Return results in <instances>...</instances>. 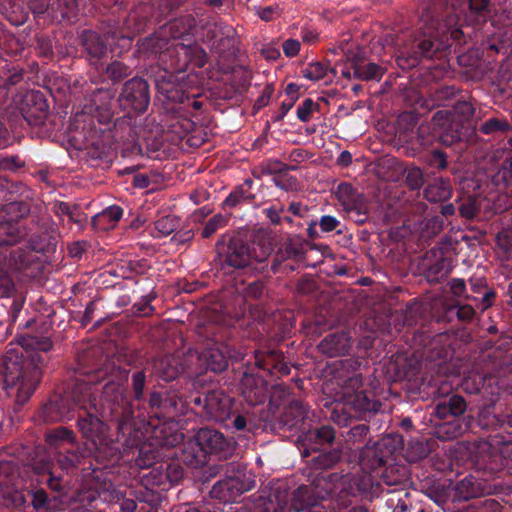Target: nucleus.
I'll return each instance as SVG.
<instances>
[{"label":"nucleus","mask_w":512,"mask_h":512,"mask_svg":"<svg viewBox=\"0 0 512 512\" xmlns=\"http://www.w3.org/2000/svg\"><path fill=\"white\" fill-rule=\"evenodd\" d=\"M194 126L188 114H184L178 108H167L162 126L167 141L174 145L179 144L194 129Z\"/></svg>","instance_id":"29"},{"label":"nucleus","mask_w":512,"mask_h":512,"mask_svg":"<svg viewBox=\"0 0 512 512\" xmlns=\"http://www.w3.org/2000/svg\"><path fill=\"white\" fill-rule=\"evenodd\" d=\"M426 350V358L441 366L453 357L454 351L450 345V337L446 333L435 334L428 340L422 339Z\"/></svg>","instance_id":"36"},{"label":"nucleus","mask_w":512,"mask_h":512,"mask_svg":"<svg viewBox=\"0 0 512 512\" xmlns=\"http://www.w3.org/2000/svg\"><path fill=\"white\" fill-rule=\"evenodd\" d=\"M155 88L164 101L172 104L170 108H179L190 100V93L183 88L182 84L176 81L173 73L167 71V69L159 71L156 75Z\"/></svg>","instance_id":"28"},{"label":"nucleus","mask_w":512,"mask_h":512,"mask_svg":"<svg viewBox=\"0 0 512 512\" xmlns=\"http://www.w3.org/2000/svg\"><path fill=\"white\" fill-rule=\"evenodd\" d=\"M184 476V468L181 462L175 458H167L155 462L150 467L148 474L144 475V481L161 490H167L178 484Z\"/></svg>","instance_id":"23"},{"label":"nucleus","mask_w":512,"mask_h":512,"mask_svg":"<svg viewBox=\"0 0 512 512\" xmlns=\"http://www.w3.org/2000/svg\"><path fill=\"white\" fill-rule=\"evenodd\" d=\"M25 203L12 202L0 212V246L15 245L24 236V231L18 218L29 212Z\"/></svg>","instance_id":"22"},{"label":"nucleus","mask_w":512,"mask_h":512,"mask_svg":"<svg viewBox=\"0 0 512 512\" xmlns=\"http://www.w3.org/2000/svg\"><path fill=\"white\" fill-rule=\"evenodd\" d=\"M254 182L252 179H245L244 182L238 185L223 202L224 207L234 208L242 203L251 204L255 199V194L252 191Z\"/></svg>","instance_id":"49"},{"label":"nucleus","mask_w":512,"mask_h":512,"mask_svg":"<svg viewBox=\"0 0 512 512\" xmlns=\"http://www.w3.org/2000/svg\"><path fill=\"white\" fill-rule=\"evenodd\" d=\"M149 484L145 482L140 488L131 491V495L135 497L138 503H145L149 508H156L161 501V494L152 488L148 487Z\"/></svg>","instance_id":"58"},{"label":"nucleus","mask_w":512,"mask_h":512,"mask_svg":"<svg viewBox=\"0 0 512 512\" xmlns=\"http://www.w3.org/2000/svg\"><path fill=\"white\" fill-rule=\"evenodd\" d=\"M350 337L347 332H333L327 334L318 344V349L328 357H337L348 353L351 347Z\"/></svg>","instance_id":"39"},{"label":"nucleus","mask_w":512,"mask_h":512,"mask_svg":"<svg viewBox=\"0 0 512 512\" xmlns=\"http://www.w3.org/2000/svg\"><path fill=\"white\" fill-rule=\"evenodd\" d=\"M468 10L465 14L469 24L463 25L461 18L448 6L446 0H431L426 3L418 22V27L407 40L405 35L389 34L386 42L397 47V64L402 68H411L420 59H442L451 48L455 52L471 42L479 44L482 51L492 57L506 51V40L500 28L490 33L479 32L487 26L491 18V0H466Z\"/></svg>","instance_id":"1"},{"label":"nucleus","mask_w":512,"mask_h":512,"mask_svg":"<svg viewBox=\"0 0 512 512\" xmlns=\"http://www.w3.org/2000/svg\"><path fill=\"white\" fill-rule=\"evenodd\" d=\"M190 402L200 408L209 420L220 423L233 433L255 429L251 415L235 408L233 399L223 391L210 390L193 396Z\"/></svg>","instance_id":"10"},{"label":"nucleus","mask_w":512,"mask_h":512,"mask_svg":"<svg viewBox=\"0 0 512 512\" xmlns=\"http://www.w3.org/2000/svg\"><path fill=\"white\" fill-rule=\"evenodd\" d=\"M185 410V402L175 393H169L164 398L162 418H171Z\"/></svg>","instance_id":"62"},{"label":"nucleus","mask_w":512,"mask_h":512,"mask_svg":"<svg viewBox=\"0 0 512 512\" xmlns=\"http://www.w3.org/2000/svg\"><path fill=\"white\" fill-rule=\"evenodd\" d=\"M454 491L458 500L467 501L480 497L484 492V487L477 478L468 475L456 483Z\"/></svg>","instance_id":"48"},{"label":"nucleus","mask_w":512,"mask_h":512,"mask_svg":"<svg viewBox=\"0 0 512 512\" xmlns=\"http://www.w3.org/2000/svg\"><path fill=\"white\" fill-rule=\"evenodd\" d=\"M304 249L301 243L293 239L286 240L276 251L272 264L271 271L277 273L282 262L288 259L301 260L304 257Z\"/></svg>","instance_id":"43"},{"label":"nucleus","mask_w":512,"mask_h":512,"mask_svg":"<svg viewBox=\"0 0 512 512\" xmlns=\"http://www.w3.org/2000/svg\"><path fill=\"white\" fill-rule=\"evenodd\" d=\"M452 117L459 121L464 126L466 125L467 129L473 130V125L475 123V108L471 102L458 99L452 105Z\"/></svg>","instance_id":"53"},{"label":"nucleus","mask_w":512,"mask_h":512,"mask_svg":"<svg viewBox=\"0 0 512 512\" xmlns=\"http://www.w3.org/2000/svg\"><path fill=\"white\" fill-rule=\"evenodd\" d=\"M72 398L69 400L59 394L51 396L47 403L43 404L40 416L44 422H59L69 419L71 416Z\"/></svg>","instance_id":"37"},{"label":"nucleus","mask_w":512,"mask_h":512,"mask_svg":"<svg viewBox=\"0 0 512 512\" xmlns=\"http://www.w3.org/2000/svg\"><path fill=\"white\" fill-rule=\"evenodd\" d=\"M307 413L308 411L302 401L291 400L278 418L279 428L286 431L299 428L307 417Z\"/></svg>","instance_id":"40"},{"label":"nucleus","mask_w":512,"mask_h":512,"mask_svg":"<svg viewBox=\"0 0 512 512\" xmlns=\"http://www.w3.org/2000/svg\"><path fill=\"white\" fill-rule=\"evenodd\" d=\"M494 378L490 375H484L479 372H471L464 376L461 381L462 389L468 394H485L487 386H491Z\"/></svg>","instance_id":"51"},{"label":"nucleus","mask_w":512,"mask_h":512,"mask_svg":"<svg viewBox=\"0 0 512 512\" xmlns=\"http://www.w3.org/2000/svg\"><path fill=\"white\" fill-rule=\"evenodd\" d=\"M125 372L126 376L128 377V370L121 369L120 367H115L114 365H110L109 363H106L101 365L100 367L85 371V374L92 377L94 379V382H100L103 379H108V381L114 379L116 380L117 374L119 372ZM146 384V375L143 371H136L132 374L131 377V387H132V399L130 398L129 392H128V378L126 379V393L128 400L131 402L133 406V411L138 409L141 411V409H146V398L144 394ZM135 418V416L133 415Z\"/></svg>","instance_id":"19"},{"label":"nucleus","mask_w":512,"mask_h":512,"mask_svg":"<svg viewBox=\"0 0 512 512\" xmlns=\"http://www.w3.org/2000/svg\"><path fill=\"white\" fill-rule=\"evenodd\" d=\"M31 11L26 6V0H0V13L13 25L25 23Z\"/></svg>","instance_id":"42"},{"label":"nucleus","mask_w":512,"mask_h":512,"mask_svg":"<svg viewBox=\"0 0 512 512\" xmlns=\"http://www.w3.org/2000/svg\"><path fill=\"white\" fill-rule=\"evenodd\" d=\"M437 138L445 146H452L467 134V127L452 117L450 110H438L432 118Z\"/></svg>","instance_id":"27"},{"label":"nucleus","mask_w":512,"mask_h":512,"mask_svg":"<svg viewBox=\"0 0 512 512\" xmlns=\"http://www.w3.org/2000/svg\"><path fill=\"white\" fill-rule=\"evenodd\" d=\"M328 72L336 75V70L329 67L321 62H312L307 64L305 68L301 70L303 77L311 81H319L323 79Z\"/></svg>","instance_id":"61"},{"label":"nucleus","mask_w":512,"mask_h":512,"mask_svg":"<svg viewBox=\"0 0 512 512\" xmlns=\"http://www.w3.org/2000/svg\"><path fill=\"white\" fill-rule=\"evenodd\" d=\"M104 73L106 78L110 80L112 84H117L131 76L133 70L129 65L125 64L124 62L114 60L106 66Z\"/></svg>","instance_id":"56"},{"label":"nucleus","mask_w":512,"mask_h":512,"mask_svg":"<svg viewBox=\"0 0 512 512\" xmlns=\"http://www.w3.org/2000/svg\"><path fill=\"white\" fill-rule=\"evenodd\" d=\"M472 133L489 138L508 137L512 134V124L507 116L492 112L476 118Z\"/></svg>","instance_id":"30"},{"label":"nucleus","mask_w":512,"mask_h":512,"mask_svg":"<svg viewBox=\"0 0 512 512\" xmlns=\"http://www.w3.org/2000/svg\"><path fill=\"white\" fill-rule=\"evenodd\" d=\"M502 505L496 499L485 498L471 503L465 512H501Z\"/></svg>","instance_id":"64"},{"label":"nucleus","mask_w":512,"mask_h":512,"mask_svg":"<svg viewBox=\"0 0 512 512\" xmlns=\"http://www.w3.org/2000/svg\"><path fill=\"white\" fill-rule=\"evenodd\" d=\"M78 12L77 0H55L52 4H46L42 0H34V25H40V19L46 22L45 14L49 22L73 21Z\"/></svg>","instance_id":"25"},{"label":"nucleus","mask_w":512,"mask_h":512,"mask_svg":"<svg viewBox=\"0 0 512 512\" xmlns=\"http://www.w3.org/2000/svg\"><path fill=\"white\" fill-rule=\"evenodd\" d=\"M468 283L471 295L477 296L475 300H469V302H474L477 309L484 312L494 305L497 294L493 288L488 286L485 277H471Z\"/></svg>","instance_id":"38"},{"label":"nucleus","mask_w":512,"mask_h":512,"mask_svg":"<svg viewBox=\"0 0 512 512\" xmlns=\"http://www.w3.org/2000/svg\"><path fill=\"white\" fill-rule=\"evenodd\" d=\"M53 347V343L49 336L37 337L34 335V390L36 389V377L38 370L44 366L48 360L46 355L38 352L47 353Z\"/></svg>","instance_id":"55"},{"label":"nucleus","mask_w":512,"mask_h":512,"mask_svg":"<svg viewBox=\"0 0 512 512\" xmlns=\"http://www.w3.org/2000/svg\"><path fill=\"white\" fill-rule=\"evenodd\" d=\"M150 99L148 82L141 77H132L123 84L118 102L128 114H143L148 109Z\"/></svg>","instance_id":"21"},{"label":"nucleus","mask_w":512,"mask_h":512,"mask_svg":"<svg viewBox=\"0 0 512 512\" xmlns=\"http://www.w3.org/2000/svg\"><path fill=\"white\" fill-rule=\"evenodd\" d=\"M460 188L462 195L481 199L485 192L486 183L478 177H464L460 182Z\"/></svg>","instance_id":"59"},{"label":"nucleus","mask_w":512,"mask_h":512,"mask_svg":"<svg viewBox=\"0 0 512 512\" xmlns=\"http://www.w3.org/2000/svg\"><path fill=\"white\" fill-rule=\"evenodd\" d=\"M179 227V218L174 215H165L154 222V228L157 235L152 234L154 238L167 237Z\"/></svg>","instance_id":"60"},{"label":"nucleus","mask_w":512,"mask_h":512,"mask_svg":"<svg viewBox=\"0 0 512 512\" xmlns=\"http://www.w3.org/2000/svg\"><path fill=\"white\" fill-rule=\"evenodd\" d=\"M420 159L423 164L437 171H444L449 166L447 153L439 147L424 150L420 155Z\"/></svg>","instance_id":"54"},{"label":"nucleus","mask_w":512,"mask_h":512,"mask_svg":"<svg viewBox=\"0 0 512 512\" xmlns=\"http://www.w3.org/2000/svg\"><path fill=\"white\" fill-rule=\"evenodd\" d=\"M13 112H18L29 126L32 125V90L25 83L12 99Z\"/></svg>","instance_id":"47"},{"label":"nucleus","mask_w":512,"mask_h":512,"mask_svg":"<svg viewBox=\"0 0 512 512\" xmlns=\"http://www.w3.org/2000/svg\"><path fill=\"white\" fill-rule=\"evenodd\" d=\"M267 295V287L263 280H254L249 282L243 289V299L262 300Z\"/></svg>","instance_id":"63"},{"label":"nucleus","mask_w":512,"mask_h":512,"mask_svg":"<svg viewBox=\"0 0 512 512\" xmlns=\"http://www.w3.org/2000/svg\"><path fill=\"white\" fill-rule=\"evenodd\" d=\"M58 239L56 224L50 217L39 218L34 225V253L40 254L43 259L39 261L46 262L48 258L55 253Z\"/></svg>","instance_id":"26"},{"label":"nucleus","mask_w":512,"mask_h":512,"mask_svg":"<svg viewBox=\"0 0 512 512\" xmlns=\"http://www.w3.org/2000/svg\"><path fill=\"white\" fill-rule=\"evenodd\" d=\"M290 366L284 355L277 350L254 352V363L243 365L240 388L243 397L252 405L264 403L268 395V383L289 375Z\"/></svg>","instance_id":"5"},{"label":"nucleus","mask_w":512,"mask_h":512,"mask_svg":"<svg viewBox=\"0 0 512 512\" xmlns=\"http://www.w3.org/2000/svg\"><path fill=\"white\" fill-rule=\"evenodd\" d=\"M196 31V18L191 14H186L169 21L155 34L146 37L141 47L142 50L150 54H160V58L164 61L166 54L173 51L175 45L171 43V39L190 41L195 36Z\"/></svg>","instance_id":"14"},{"label":"nucleus","mask_w":512,"mask_h":512,"mask_svg":"<svg viewBox=\"0 0 512 512\" xmlns=\"http://www.w3.org/2000/svg\"><path fill=\"white\" fill-rule=\"evenodd\" d=\"M166 56L171 58L169 67L177 72L186 71L190 65L203 68L208 60L207 52L196 42L176 43Z\"/></svg>","instance_id":"24"},{"label":"nucleus","mask_w":512,"mask_h":512,"mask_svg":"<svg viewBox=\"0 0 512 512\" xmlns=\"http://www.w3.org/2000/svg\"><path fill=\"white\" fill-rule=\"evenodd\" d=\"M119 118L113 121L111 98L108 91L96 89L90 105H85L81 113H76L73 125L87 145H108L116 140Z\"/></svg>","instance_id":"8"},{"label":"nucleus","mask_w":512,"mask_h":512,"mask_svg":"<svg viewBox=\"0 0 512 512\" xmlns=\"http://www.w3.org/2000/svg\"><path fill=\"white\" fill-rule=\"evenodd\" d=\"M50 118L49 104L44 92L34 90V134L40 138L50 137L54 130Z\"/></svg>","instance_id":"35"},{"label":"nucleus","mask_w":512,"mask_h":512,"mask_svg":"<svg viewBox=\"0 0 512 512\" xmlns=\"http://www.w3.org/2000/svg\"><path fill=\"white\" fill-rule=\"evenodd\" d=\"M137 417H143V419L136 421L132 416L128 422L123 420L119 422L118 445L127 453L135 450L137 452L136 465L141 469H146L155 464L157 457L160 456L159 450L148 441L149 428L156 425L151 421L145 423L144 412H140Z\"/></svg>","instance_id":"13"},{"label":"nucleus","mask_w":512,"mask_h":512,"mask_svg":"<svg viewBox=\"0 0 512 512\" xmlns=\"http://www.w3.org/2000/svg\"><path fill=\"white\" fill-rule=\"evenodd\" d=\"M310 484L317 504L319 501L330 499L337 504L338 510L351 505L352 497L372 498L375 494L374 479L370 474L365 473L330 472L325 474L321 472L312 475ZM332 512L339 511L333 508Z\"/></svg>","instance_id":"6"},{"label":"nucleus","mask_w":512,"mask_h":512,"mask_svg":"<svg viewBox=\"0 0 512 512\" xmlns=\"http://www.w3.org/2000/svg\"><path fill=\"white\" fill-rule=\"evenodd\" d=\"M231 323L228 326L209 323L198 328V333L206 337L207 346L199 355L201 367L206 371L220 373L228 367L226 341L232 336Z\"/></svg>","instance_id":"15"},{"label":"nucleus","mask_w":512,"mask_h":512,"mask_svg":"<svg viewBox=\"0 0 512 512\" xmlns=\"http://www.w3.org/2000/svg\"><path fill=\"white\" fill-rule=\"evenodd\" d=\"M402 437L388 434L373 446H366L360 455L361 465L373 471L384 468L382 477L388 485H398L407 480V468L393 464L395 453L402 447Z\"/></svg>","instance_id":"11"},{"label":"nucleus","mask_w":512,"mask_h":512,"mask_svg":"<svg viewBox=\"0 0 512 512\" xmlns=\"http://www.w3.org/2000/svg\"><path fill=\"white\" fill-rule=\"evenodd\" d=\"M223 235L216 243V249L219 257H223L222 269L233 268L236 270L253 266L254 263H263L270 252H264V255L253 256L248 243L240 237H228Z\"/></svg>","instance_id":"17"},{"label":"nucleus","mask_w":512,"mask_h":512,"mask_svg":"<svg viewBox=\"0 0 512 512\" xmlns=\"http://www.w3.org/2000/svg\"><path fill=\"white\" fill-rule=\"evenodd\" d=\"M126 38L130 39V37L123 34L118 23L114 22L113 24L108 23L103 28V35L92 30H83L80 35V45L85 59L90 65L99 70L103 67L102 60L108 52V40L115 41Z\"/></svg>","instance_id":"16"},{"label":"nucleus","mask_w":512,"mask_h":512,"mask_svg":"<svg viewBox=\"0 0 512 512\" xmlns=\"http://www.w3.org/2000/svg\"><path fill=\"white\" fill-rule=\"evenodd\" d=\"M429 254L434 255L435 261L426 265L423 273L424 277L431 284L439 283L448 276L453 268L451 258L444 256L441 251H439V256H437L438 252L434 251V249H431L427 256Z\"/></svg>","instance_id":"41"},{"label":"nucleus","mask_w":512,"mask_h":512,"mask_svg":"<svg viewBox=\"0 0 512 512\" xmlns=\"http://www.w3.org/2000/svg\"><path fill=\"white\" fill-rule=\"evenodd\" d=\"M423 195L431 203L448 200L452 195L450 180L444 178L435 179L425 187Z\"/></svg>","instance_id":"50"},{"label":"nucleus","mask_w":512,"mask_h":512,"mask_svg":"<svg viewBox=\"0 0 512 512\" xmlns=\"http://www.w3.org/2000/svg\"><path fill=\"white\" fill-rule=\"evenodd\" d=\"M40 446L34 444V509L44 507L50 510L60 509L64 505L73 510L98 509L101 504H115L122 492L111 479L102 480L98 473L90 475L71 495L65 492L67 482L53 472V463L46 461L37 465Z\"/></svg>","instance_id":"3"},{"label":"nucleus","mask_w":512,"mask_h":512,"mask_svg":"<svg viewBox=\"0 0 512 512\" xmlns=\"http://www.w3.org/2000/svg\"><path fill=\"white\" fill-rule=\"evenodd\" d=\"M44 437L50 447L63 449L66 444H75L77 440L75 432L64 426L46 430Z\"/></svg>","instance_id":"52"},{"label":"nucleus","mask_w":512,"mask_h":512,"mask_svg":"<svg viewBox=\"0 0 512 512\" xmlns=\"http://www.w3.org/2000/svg\"><path fill=\"white\" fill-rule=\"evenodd\" d=\"M252 487L251 481L238 476H228L213 485L210 495L224 503L235 502L240 495L251 490Z\"/></svg>","instance_id":"31"},{"label":"nucleus","mask_w":512,"mask_h":512,"mask_svg":"<svg viewBox=\"0 0 512 512\" xmlns=\"http://www.w3.org/2000/svg\"><path fill=\"white\" fill-rule=\"evenodd\" d=\"M336 433L332 426L321 425L310 428L304 435L302 451L303 457L311 456L312 452L333 447Z\"/></svg>","instance_id":"32"},{"label":"nucleus","mask_w":512,"mask_h":512,"mask_svg":"<svg viewBox=\"0 0 512 512\" xmlns=\"http://www.w3.org/2000/svg\"><path fill=\"white\" fill-rule=\"evenodd\" d=\"M126 373L105 383L102 394H94V379L78 381L72 388V401L79 407L77 427L91 444L94 460L104 468H115L122 452L118 445L119 422L132 419L133 406L126 393Z\"/></svg>","instance_id":"2"},{"label":"nucleus","mask_w":512,"mask_h":512,"mask_svg":"<svg viewBox=\"0 0 512 512\" xmlns=\"http://www.w3.org/2000/svg\"><path fill=\"white\" fill-rule=\"evenodd\" d=\"M314 456L308 461L310 466V472L307 475V481L310 483V478L312 475L325 473L326 470H330L336 467L342 461L343 458V449L341 445H336L334 447L321 449L317 452H313Z\"/></svg>","instance_id":"33"},{"label":"nucleus","mask_w":512,"mask_h":512,"mask_svg":"<svg viewBox=\"0 0 512 512\" xmlns=\"http://www.w3.org/2000/svg\"><path fill=\"white\" fill-rule=\"evenodd\" d=\"M123 216V209L119 205H111L94 215L91 225L95 230L107 231L113 229Z\"/></svg>","instance_id":"45"},{"label":"nucleus","mask_w":512,"mask_h":512,"mask_svg":"<svg viewBox=\"0 0 512 512\" xmlns=\"http://www.w3.org/2000/svg\"><path fill=\"white\" fill-rule=\"evenodd\" d=\"M451 484L448 479H427L423 484V489L425 494L438 506H443L450 497Z\"/></svg>","instance_id":"46"},{"label":"nucleus","mask_w":512,"mask_h":512,"mask_svg":"<svg viewBox=\"0 0 512 512\" xmlns=\"http://www.w3.org/2000/svg\"><path fill=\"white\" fill-rule=\"evenodd\" d=\"M71 448H65L57 455L59 467L68 474L74 475L78 471L83 473V477H88L98 472L106 474L113 473L114 468H104L93 458V449L80 446L77 441L70 444Z\"/></svg>","instance_id":"18"},{"label":"nucleus","mask_w":512,"mask_h":512,"mask_svg":"<svg viewBox=\"0 0 512 512\" xmlns=\"http://www.w3.org/2000/svg\"><path fill=\"white\" fill-rule=\"evenodd\" d=\"M433 415L440 420L435 427V436L441 440H453L473 429L475 411L464 396L447 393L439 398L434 406Z\"/></svg>","instance_id":"9"},{"label":"nucleus","mask_w":512,"mask_h":512,"mask_svg":"<svg viewBox=\"0 0 512 512\" xmlns=\"http://www.w3.org/2000/svg\"><path fill=\"white\" fill-rule=\"evenodd\" d=\"M236 448V443L228 439L220 431L203 427L194 436V441L189 442L183 450V461L195 468L205 464L207 457L217 460H227Z\"/></svg>","instance_id":"12"},{"label":"nucleus","mask_w":512,"mask_h":512,"mask_svg":"<svg viewBox=\"0 0 512 512\" xmlns=\"http://www.w3.org/2000/svg\"><path fill=\"white\" fill-rule=\"evenodd\" d=\"M334 195L345 211L362 209V203L366 202L363 195L352 184L347 182L340 183L336 187Z\"/></svg>","instance_id":"44"},{"label":"nucleus","mask_w":512,"mask_h":512,"mask_svg":"<svg viewBox=\"0 0 512 512\" xmlns=\"http://www.w3.org/2000/svg\"><path fill=\"white\" fill-rule=\"evenodd\" d=\"M2 388L17 407H22L32 396V336L18 338V346L6 351L0 366Z\"/></svg>","instance_id":"7"},{"label":"nucleus","mask_w":512,"mask_h":512,"mask_svg":"<svg viewBox=\"0 0 512 512\" xmlns=\"http://www.w3.org/2000/svg\"><path fill=\"white\" fill-rule=\"evenodd\" d=\"M350 68L353 70V77L362 81L379 82L385 72V69L374 62H368L364 52H350L347 56Z\"/></svg>","instance_id":"34"},{"label":"nucleus","mask_w":512,"mask_h":512,"mask_svg":"<svg viewBox=\"0 0 512 512\" xmlns=\"http://www.w3.org/2000/svg\"><path fill=\"white\" fill-rule=\"evenodd\" d=\"M361 362L354 358L342 359L335 368V379L340 387L341 403L337 404L331 419L339 426L347 427L354 419L369 421L381 411L382 403L372 391L359 390L362 375L358 372Z\"/></svg>","instance_id":"4"},{"label":"nucleus","mask_w":512,"mask_h":512,"mask_svg":"<svg viewBox=\"0 0 512 512\" xmlns=\"http://www.w3.org/2000/svg\"><path fill=\"white\" fill-rule=\"evenodd\" d=\"M481 209V199L474 198L473 196H464L461 195L459 197V214L461 217L467 220H473Z\"/></svg>","instance_id":"57"},{"label":"nucleus","mask_w":512,"mask_h":512,"mask_svg":"<svg viewBox=\"0 0 512 512\" xmlns=\"http://www.w3.org/2000/svg\"><path fill=\"white\" fill-rule=\"evenodd\" d=\"M235 29L222 20L209 21L202 26L201 41L210 52L223 57L235 45Z\"/></svg>","instance_id":"20"}]
</instances>
